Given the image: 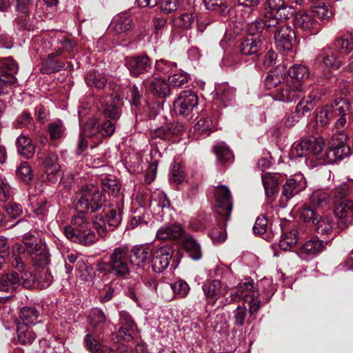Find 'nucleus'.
<instances>
[{"label": "nucleus", "mask_w": 353, "mask_h": 353, "mask_svg": "<svg viewBox=\"0 0 353 353\" xmlns=\"http://www.w3.org/2000/svg\"><path fill=\"white\" fill-rule=\"evenodd\" d=\"M106 200L105 194L98 187L89 184L82 186L77 192L74 205L81 212H95L103 206Z\"/></svg>", "instance_id": "f257e3e1"}, {"label": "nucleus", "mask_w": 353, "mask_h": 353, "mask_svg": "<svg viewBox=\"0 0 353 353\" xmlns=\"http://www.w3.org/2000/svg\"><path fill=\"white\" fill-rule=\"evenodd\" d=\"M130 263L128 246L120 245L112 250L108 263L99 264L97 270L102 272L108 270L114 276L126 279L130 274Z\"/></svg>", "instance_id": "f03ea898"}, {"label": "nucleus", "mask_w": 353, "mask_h": 353, "mask_svg": "<svg viewBox=\"0 0 353 353\" xmlns=\"http://www.w3.org/2000/svg\"><path fill=\"white\" fill-rule=\"evenodd\" d=\"M325 143L322 138L310 137L295 142L292 145L291 154L293 157H304L306 163L316 166L318 161L322 159V152Z\"/></svg>", "instance_id": "7ed1b4c3"}, {"label": "nucleus", "mask_w": 353, "mask_h": 353, "mask_svg": "<svg viewBox=\"0 0 353 353\" xmlns=\"http://www.w3.org/2000/svg\"><path fill=\"white\" fill-rule=\"evenodd\" d=\"M21 285L27 289L34 286V276L31 272L10 271L0 276V291H12Z\"/></svg>", "instance_id": "20e7f679"}, {"label": "nucleus", "mask_w": 353, "mask_h": 353, "mask_svg": "<svg viewBox=\"0 0 353 353\" xmlns=\"http://www.w3.org/2000/svg\"><path fill=\"white\" fill-rule=\"evenodd\" d=\"M18 70V64L13 59H0V94L6 93V88L16 83Z\"/></svg>", "instance_id": "39448f33"}, {"label": "nucleus", "mask_w": 353, "mask_h": 353, "mask_svg": "<svg viewBox=\"0 0 353 353\" xmlns=\"http://www.w3.org/2000/svg\"><path fill=\"white\" fill-rule=\"evenodd\" d=\"M172 255V248L168 244L154 246L151 259L154 272L161 273L167 269Z\"/></svg>", "instance_id": "423d86ee"}, {"label": "nucleus", "mask_w": 353, "mask_h": 353, "mask_svg": "<svg viewBox=\"0 0 353 353\" xmlns=\"http://www.w3.org/2000/svg\"><path fill=\"white\" fill-rule=\"evenodd\" d=\"M214 196L219 214L228 219L232 210V198L229 188L225 185L215 188Z\"/></svg>", "instance_id": "0eeeda50"}, {"label": "nucleus", "mask_w": 353, "mask_h": 353, "mask_svg": "<svg viewBox=\"0 0 353 353\" xmlns=\"http://www.w3.org/2000/svg\"><path fill=\"white\" fill-rule=\"evenodd\" d=\"M198 105L196 94L190 90L181 92L174 102V109L176 114L189 115Z\"/></svg>", "instance_id": "6e6552de"}, {"label": "nucleus", "mask_w": 353, "mask_h": 353, "mask_svg": "<svg viewBox=\"0 0 353 353\" xmlns=\"http://www.w3.org/2000/svg\"><path fill=\"white\" fill-rule=\"evenodd\" d=\"M335 216L339 228L344 230L353 224V201L344 199L336 203Z\"/></svg>", "instance_id": "1a4fd4ad"}, {"label": "nucleus", "mask_w": 353, "mask_h": 353, "mask_svg": "<svg viewBox=\"0 0 353 353\" xmlns=\"http://www.w3.org/2000/svg\"><path fill=\"white\" fill-rule=\"evenodd\" d=\"M135 23L130 12L124 11L117 14L110 24V30L115 35H121L134 29Z\"/></svg>", "instance_id": "9d476101"}, {"label": "nucleus", "mask_w": 353, "mask_h": 353, "mask_svg": "<svg viewBox=\"0 0 353 353\" xmlns=\"http://www.w3.org/2000/svg\"><path fill=\"white\" fill-rule=\"evenodd\" d=\"M303 88L299 82H292L288 79L285 83L274 92V97L276 100L283 102H292L301 97Z\"/></svg>", "instance_id": "9b49d317"}, {"label": "nucleus", "mask_w": 353, "mask_h": 353, "mask_svg": "<svg viewBox=\"0 0 353 353\" xmlns=\"http://www.w3.org/2000/svg\"><path fill=\"white\" fill-rule=\"evenodd\" d=\"M125 64L131 75L138 77L151 69L152 61L148 56L142 54L127 57Z\"/></svg>", "instance_id": "f8f14e48"}, {"label": "nucleus", "mask_w": 353, "mask_h": 353, "mask_svg": "<svg viewBox=\"0 0 353 353\" xmlns=\"http://www.w3.org/2000/svg\"><path fill=\"white\" fill-rule=\"evenodd\" d=\"M275 43L278 49L289 51L295 39V32L289 26L283 25L274 31Z\"/></svg>", "instance_id": "ddd939ff"}, {"label": "nucleus", "mask_w": 353, "mask_h": 353, "mask_svg": "<svg viewBox=\"0 0 353 353\" xmlns=\"http://www.w3.org/2000/svg\"><path fill=\"white\" fill-rule=\"evenodd\" d=\"M315 61L330 70H338L341 68L342 63L337 57L336 52L330 47H325L319 50Z\"/></svg>", "instance_id": "4468645a"}, {"label": "nucleus", "mask_w": 353, "mask_h": 353, "mask_svg": "<svg viewBox=\"0 0 353 353\" xmlns=\"http://www.w3.org/2000/svg\"><path fill=\"white\" fill-rule=\"evenodd\" d=\"M306 188V180L301 174H297L288 179L283 185L282 196L286 201Z\"/></svg>", "instance_id": "2eb2a0df"}, {"label": "nucleus", "mask_w": 353, "mask_h": 353, "mask_svg": "<svg viewBox=\"0 0 353 353\" xmlns=\"http://www.w3.org/2000/svg\"><path fill=\"white\" fill-rule=\"evenodd\" d=\"M264 39L259 35H250L241 41L239 49L242 54L259 57L264 48Z\"/></svg>", "instance_id": "dca6fc26"}, {"label": "nucleus", "mask_w": 353, "mask_h": 353, "mask_svg": "<svg viewBox=\"0 0 353 353\" xmlns=\"http://www.w3.org/2000/svg\"><path fill=\"white\" fill-rule=\"evenodd\" d=\"M203 290L208 302L214 304L219 299L226 294L228 288L221 281L214 279L205 282L203 286Z\"/></svg>", "instance_id": "f3484780"}, {"label": "nucleus", "mask_w": 353, "mask_h": 353, "mask_svg": "<svg viewBox=\"0 0 353 353\" xmlns=\"http://www.w3.org/2000/svg\"><path fill=\"white\" fill-rule=\"evenodd\" d=\"M154 246L150 244L137 245L132 248L131 263L138 266L144 267L152 259Z\"/></svg>", "instance_id": "a211bd4d"}, {"label": "nucleus", "mask_w": 353, "mask_h": 353, "mask_svg": "<svg viewBox=\"0 0 353 353\" xmlns=\"http://www.w3.org/2000/svg\"><path fill=\"white\" fill-rule=\"evenodd\" d=\"M294 23L297 29L305 32L316 33L319 28V24L313 16L303 11L295 14Z\"/></svg>", "instance_id": "6ab92c4d"}, {"label": "nucleus", "mask_w": 353, "mask_h": 353, "mask_svg": "<svg viewBox=\"0 0 353 353\" xmlns=\"http://www.w3.org/2000/svg\"><path fill=\"white\" fill-rule=\"evenodd\" d=\"M119 336L125 341H130L132 339L136 330V324L131 316L125 311L119 312Z\"/></svg>", "instance_id": "aec40b11"}, {"label": "nucleus", "mask_w": 353, "mask_h": 353, "mask_svg": "<svg viewBox=\"0 0 353 353\" xmlns=\"http://www.w3.org/2000/svg\"><path fill=\"white\" fill-rule=\"evenodd\" d=\"M327 242L314 237L305 241L300 248V254L308 259H312L319 254L325 248Z\"/></svg>", "instance_id": "412c9836"}, {"label": "nucleus", "mask_w": 353, "mask_h": 353, "mask_svg": "<svg viewBox=\"0 0 353 353\" xmlns=\"http://www.w3.org/2000/svg\"><path fill=\"white\" fill-rule=\"evenodd\" d=\"M236 90L227 83L216 86L214 90V99L223 106L230 105L235 98Z\"/></svg>", "instance_id": "4be33fe9"}, {"label": "nucleus", "mask_w": 353, "mask_h": 353, "mask_svg": "<svg viewBox=\"0 0 353 353\" xmlns=\"http://www.w3.org/2000/svg\"><path fill=\"white\" fill-rule=\"evenodd\" d=\"M143 84L152 93L159 97H165L170 93L169 85L161 78L146 79L143 81Z\"/></svg>", "instance_id": "5701e85b"}, {"label": "nucleus", "mask_w": 353, "mask_h": 353, "mask_svg": "<svg viewBox=\"0 0 353 353\" xmlns=\"http://www.w3.org/2000/svg\"><path fill=\"white\" fill-rule=\"evenodd\" d=\"M267 5L270 14H274L280 19H288L292 14V8L283 0H267Z\"/></svg>", "instance_id": "b1692460"}, {"label": "nucleus", "mask_w": 353, "mask_h": 353, "mask_svg": "<svg viewBox=\"0 0 353 353\" xmlns=\"http://www.w3.org/2000/svg\"><path fill=\"white\" fill-rule=\"evenodd\" d=\"M350 154V148L347 145H331L326 152V162L334 163Z\"/></svg>", "instance_id": "393cba45"}, {"label": "nucleus", "mask_w": 353, "mask_h": 353, "mask_svg": "<svg viewBox=\"0 0 353 353\" xmlns=\"http://www.w3.org/2000/svg\"><path fill=\"white\" fill-rule=\"evenodd\" d=\"M261 179L267 197H272L278 192L279 176L277 174L265 172L262 174Z\"/></svg>", "instance_id": "a878e982"}, {"label": "nucleus", "mask_w": 353, "mask_h": 353, "mask_svg": "<svg viewBox=\"0 0 353 353\" xmlns=\"http://www.w3.org/2000/svg\"><path fill=\"white\" fill-rule=\"evenodd\" d=\"M121 101L119 97H110L109 100L103 102V112L107 117L117 119L121 114Z\"/></svg>", "instance_id": "bb28decb"}, {"label": "nucleus", "mask_w": 353, "mask_h": 353, "mask_svg": "<svg viewBox=\"0 0 353 353\" xmlns=\"http://www.w3.org/2000/svg\"><path fill=\"white\" fill-rule=\"evenodd\" d=\"M183 229L179 225H171L159 228L157 238L161 240L176 239L181 236Z\"/></svg>", "instance_id": "cd10ccee"}, {"label": "nucleus", "mask_w": 353, "mask_h": 353, "mask_svg": "<svg viewBox=\"0 0 353 353\" xmlns=\"http://www.w3.org/2000/svg\"><path fill=\"white\" fill-rule=\"evenodd\" d=\"M85 82L89 87L101 90L106 85L108 79L104 74L93 70L87 74Z\"/></svg>", "instance_id": "c85d7f7f"}, {"label": "nucleus", "mask_w": 353, "mask_h": 353, "mask_svg": "<svg viewBox=\"0 0 353 353\" xmlns=\"http://www.w3.org/2000/svg\"><path fill=\"white\" fill-rule=\"evenodd\" d=\"M18 152L26 159H30L33 157L35 149L31 140L26 136H20L17 140Z\"/></svg>", "instance_id": "c756f323"}, {"label": "nucleus", "mask_w": 353, "mask_h": 353, "mask_svg": "<svg viewBox=\"0 0 353 353\" xmlns=\"http://www.w3.org/2000/svg\"><path fill=\"white\" fill-rule=\"evenodd\" d=\"M288 79L285 76L279 74L277 71H271L265 80V87L268 90H272V94H274L276 90Z\"/></svg>", "instance_id": "7c9ffc66"}, {"label": "nucleus", "mask_w": 353, "mask_h": 353, "mask_svg": "<svg viewBox=\"0 0 353 353\" xmlns=\"http://www.w3.org/2000/svg\"><path fill=\"white\" fill-rule=\"evenodd\" d=\"M183 245L192 259L199 260L201 258L200 245L192 236L187 235L184 237Z\"/></svg>", "instance_id": "2f4dec72"}, {"label": "nucleus", "mask_w": 353, "mask_h": 353, "mask_svg": "<svg viewBox=\"0 0 353 353\" xmlns=\"http://www.w3.org/2000/svg\"><path fill=\"white\" fill-rule=\"evenodd\" d=\"M316 96L309 94L307 98L302 99L297 104L295 110V114L298 117L307 115L314 109L316 104Z\"/></svg>", "instance_id": "473e14b6"}, {"label": "nucleus", "mask_w": 353, "mask_h": 353, "mask_svg": "<svg viewBox=\"0 0 353 353\" xmlns=\"http://www.w3.org/2000/svg\"><path fill=\"white\" fill-rule=\"evenodd\" d=\"M25 254V248L23 245L15 243L12 248V255L11 265L13 268L19 270L18 272H23L22 270L25 267L23 255Z\"/></svg>", "instance_id": "72a5a7b5"}, {"label": "nucleus", "mask_w": 353, "mask_h": 353, "mask_svg": "<svg viewBox=\"0 0 353 353\" xmlns=\"http://www.w3.org/2000/svg\"><path fill=\"white\" fill-rule=\"evenodd\" d=\"M17 339L21 345H31L36 338L35 334L32 330L26 325H17Z\"/></svg>", "instance_id": "f704fd0d"}, {"label": "nucleus", "mask_w": 353, "mask_h": 353, "mask_svg": "<svg viewBox=\"0 0 353 353\" xmlns=\"http://www.w3.org/2000/svg\"><path fill=\"white\" fill-rule=\"evenodd\" d=\"M39 312L34 307H23L21 308L19 318L23 322L21 325H34L37 323L39 318Z\"/></svg>", "instance_id": "c9c22d12"}, {"label": "nucleus", "mask_w": 353, "mask_h": 353, "mask_svg": "<svg viewBox=\"0 0 353 353\" xmlns=\"http://www.w3.org/2000/svg\"><path fill=\"white\" fill-rule=\"evenodd\" d=\"M30 255L34 259L35 265L41 268H44L50 261V254L45 245H41L35 250V252Z\"/></svg>", "instance_id": "e433bc0d"}, {"label": "nucleus", "mask_w": 353, "mask_h": 353, "mask_svg": "<svg viewBox=\"0 0 353 353\" xmlns=\"http://www.w3.org/2000/svg\"><path fill=\"white\" fill-rule=\"evenodd\" d=\"M298 232L296 230L284 233L279 241V246L283 250H291L298 242Z\"/></svg>", "instance_id": "4c0bfd02"}, {"label": "nucleus", "mask_w": 353, "mask_h": 353, "mask_svg": "<svg viewBox=\"0 0 353 353\" xmlns=\"http://www.w3.org/2000/svg\"><path fill=\"white\" fill-rule=\"evenodd\" d=\"M310 201L313 205L322 208L330 203V195L325 190L318 189L311 194Z\"/></svg>", "instance_id": "58836bf2"}, {"label": "nucleus", "mask_w": 353, "mask_h": 353, "mask_svg": "<svg viewBox=\"0 0 353 353\" xmlns=\"http://www.w3.org/2000/svg\"><path fill=\"white\" fill-rule=\"evenodd\" d=\"M314 230L321 234H325L332 231L334 221L332 217L319 216L314 223Z\"/></svg>", "instance_id": "ea45409f"}, {"label": "nucleus", "mask_w": 353, "mask_h": 353, "mask_svg": "<svg viewBox=\"0 0 353 353\" xmlns=\"http://www.w3.org/2000/svg\"><path fill=\"white\" fill-rule=\"evenodd\" d=\"M312 12L321 20H327L333 16V10L329 4L324 2H319L316 5H313Z\"/></svg>", "instance_id": "a19ab883"}, {"label": "nucleus", "mask_w": 353, "mask_h": 353, "mask_svg": "<svg viewBox=\"0 0 353 353\" xmlns=\"http://www.w3.org/2000/svg\"><path fill=\"white\" fill-rule=\"evenodd\" d=\"M330 106L334 116L345 117L351 110V103L345 99H336Z\"/></svg>", "instance_id": "79ce46f5"}, {"label": "nucleus", "mask_w": 353, "mask_h": 353, "mask_svg": "<svg viewBox=\"0 0 353 353\" xmlns=\"http://www.w3.org/2000/svg\"><path fill=\"white\" fill-rule=\"evenodd\" d=\"M213 128V123L210 117L200 119L194 127V132L200 136L209 135Z\"/></svg>", "instance_id": "37998d69"}, {"label": "nucleus", "mask_w": 353, "mask_h": 353, "mask_svg": "<svg viewBox=\"0 0 353 353\" xmlns=\"http://www.w3.org/2000/svg\"><path fill=\"white\" fill-rule=\"evenodd\" d=\"M334 46L343 52L349 53L353 50V34L351 33L343 34L335 41Z\"/></svg>", "instance_id": "c03bdc74"}, {"label": "nucleus", "mask_w": 353, "mask_h": 353, "mask_svg": "<svg viewBox=\"0 0 353 353\" xmlns=\"http://www.w3.org/2000/svg\"><path fill=\"white\" fill-rule=\"evenodd\" d=\"M247 316V308L245 305H239L234 311H233V320L234 324L237 327L243 326L245 323L247 324H250L251 321L249 318L246 320Z\"/></svg>", "instance_id": "a18cd8bd"}, {"label": "nucleus", "mask_w": 353, "mask_h": 353, "mask_svg": "<svg viewBox=\"0 0 353 353\" xmlns=\"http://www.w3.org/2000/svg\"><path fill=\"white\" fill-rule=\"evenodd\" d=\"M104 214L110 230H113L119 225L121 221L119 206L117 208V210L116 209H108L104 212Z\"/></svg>", "instance_id": "49530a36"}, {"label": "nucleus", "mask_w": 353, "mask_h": 353, "mask_svg": "<svg viewBox=\"0 0 353 353\" xmlns=\"http://www.w3.org/2000/svg\"><path fill=\"white\" fill-rule=\"evenodd\" d=\"M196 19V15L193 12H185L175 18L174 24L183 29H189Z\"/></svg>", "instance_id": "de8ad7c7"}, {"label": "nucleus", "mask_w": 353, "mask_h": 353, "mask_svg": "<svg viewBox=\"0 0 353 353\" xmlns=\"http://www.w3.org/2000/svg\"><path fill=\"white\" fill-rule=\"evenodd\" d=\"M289 76L298 81L307 79L310 72L308 68L301 64H296L290 67L288 70Z\"/></svg>", "instance_id": "09e8293b"}, {"label": "nucleus", "mask_w": 353, "mask_h": 353, "mask_svg": "<svg viewBox=\"0 0 353 353\" xmlns=\"http://www.w3.org/2000/svg\"><path fill=\"white\" fill-rule=\"evenodd\" d=\"M98 238L95 233L88 228L79 230L77 243L83 245H90L95 243Z\"/></svg>", "instance_id": "8fccbe9b"}, {"label": "nucleus", "mask_w": 353, "mask_h": 353, "mask_svg": "<svg viewBox=\"0 0 353 353\" xmlns=\"http://www.w3.org/2000/svg\"><path fill=\"white\" fill-rule=\"evenodd\" d=\"M228 219H225L223 216L222 223L218 227L213 228L210 232V237L214 243H222L225 241L227 238L225 232V222Z\"/></svg>", "instance_id": "3c124183"}, {"label": "nucleus", "mask_w": 353, "mask_h": 353, "mask_svg": "<svg viewBox=\"0 0 353 353\" xmlns=\"http://www.w3.org/2000/svg\"><path fill=\"white\" fill-rule=\"evenodd\" d=\"M204 4L208 10L217 11L223 15L229 12L225 0H204Z\"/></svg>", "instance_id": "603ef678"}, {"label": "nucleus", "mask_w": 353, "mask_h": 353, "mask_svg": "<svg viewBox=\"0 0 353 353\" xmlns=\"http://www.w3.org/2000/svg\"><path fill=\"white\" fill-rule=\"evenodd\" d=\"M214 152L219 159L222 162H230L233 159L232 151L224 143H218L214 146Z\"/></svg>", "instance_id": "864d4df0"}, {"label": "nucleus", "mask_w": 353, "mask_h": 353, "mask_svg": "<svg viewBox=\"0 0 353 353\" xmlns=\"http://www.w3.org/2000/svg\"><path fill=\"white\" fill-rule=\"evenodd\" d=\"M58 156L55 153L49 152L43 162L48 174H54L60 169V165L57 163Z\"/></svg>", "instance_id": "5fc2aeb1"}, {"label": "nucleus", "mask_w": 353, "mask_h": 353, "mask_svg": "<svg viewBox=\"0 0 353 353\" xmlns=\"http://www.w3.org/2000/svg\"><path fill=\"white\" fill-rule=\"evenodd\" d=\"M92 223L94 228L97 230L99 235L105 236L108 230V225L106 221L105 214L102 213L94 216L92 219Z\"/></svg>", "instance_id": "6e6d98bb"}, {"label": "nucleus", "mask_w": 353, "mask_h": 353, "mask_svg": "<svg viewBox=\"0 0 353 353\" xmlns=\"http://www.w3.org/2000/svg\"><path fill=\"white\" fill-rule=\"evenodd\" d=\"M17 176L26 183L30 182L33 177V172L30 165L26 161L22 162L16 170Z\"/></svg>", "instance_id": "4d7b16f0"}, {"label": "nucleus", "mask_w": 353, "mask_h": 353, "mask_svg": "<svg viewBox=\"0 0 353 353\" xmlns=\"http://www.w3.org/2000/svg\"><path fill=\"white\" fill-rule=\"evenodd\" d=\"M170 201L167 196L163 192H157L152 194L151 196V205L163 210L169 208Z\"/></svg>", "instance_id": "13d9d810"}, {"label": "nucleus", "mask_w": 353, "mask_h": 353, "mask_svg": "<svg viewBox=\"0 0 353 353\" xmlns=\"http://www.w3.org/2000/svg\"><path fill=\"white\" fill-rule=\"evenodd\" d=\"M48 131L52 139L56 140L61 138L65 132V128L61 120H57L49 123Z\"/></svg>", "instance_id": "bf43d9fd"}, {"label": "nucleus", "mask_w": 353, "mask_h": 353, "mask_svg": "<svg viewBox=\"0 0 353 353\" xmlns=\"http://www.w3.org/2000/svg\"><path fill=\"white\" fill-rule=\"evenodd\" d=\"M54 54H49L44 62V70L47 73H53L58 72L64 67L63 63L55 61Z\"/></svg>", "instance_id": "052dcab7"}, {"label": "nucleus", "mask_w": 353, "mask_h": 353, "mask_svg": "<svg viewBox=\"0 0 353 353\" xmlns=\"http://www.w3.org/2000/svg\"><path fill=\"white\" fill-rule=\"evenodd\" d=\"M89 320L90 324L96 328L105 323L106 317L102 310L94 308L90 312Z\"/></svg>", "instance_id": "680f3d73"}, {"label": "nucleus", "mask_w": 353, "mask_h": 353, "mask_svg": "<svg viewBox=\"0 0 353 353\" xmlns=\"http://www.w3.org/2000/svg\"><path fill=\"white\" fill-rule=\"evenodd\" d=\"M300 216L305 222L311 221L313 224L319 216L314 210L308 204H304L300 210Z\"/></svg>", "instance_id": "e2e57ef3"}, {"label": "nucleus", "mask_w": 353, "mask_h": 353, "mask_svg": "<svg viewBox=\"0 0 353 353\" xmlns=\"http://www.w3.org/2000/svg\"><path fill=\"white\" fill-rule=\"evenodd\" d=\"M334 117V114L332 110V107L326 106L317 112L316 116V123L320 125H325Z\"/></svg>", "instance_id": "0e129e2a"}, {"label": "nucleus", "mask_w": 353, "mask_h": 353, "mask_svg": "<svg viewBox=\"0 0 353 353\" xmlns=\"http://www.w3.org/2000/svg\"><path fill=\"white\" fill-rule=\"evenodd\" d=\"M156 69L163 74H171L174 72H176V64L165 59H161L157 61L155 65Z\"/></svg>", "instance_id": "69168bd1"}, {"label": "nucleus", "mask_w": 353, "mask_h": 353, "mask_svg": "<svg viewBox=\"0 0 353 353\" xmlns=\"http://www.w3.org/2000/svg\"><path fill=\"white\" fill-rule=\"evenodd\" d=\"M36 238L29 232H26L23 238V242L25 245V251L26 250L29 254L35 252V250L41 245L37 243Z\"/></svg>", "instance_id": "338daca9"}, {"label": "nucleus", "mask_w": 353, "mask_h": 353, "mask_svg": "<svg viewBox=\"0 0 353 353\" xmlns=\"http://www.w3.org/2000/svg\"><path fill=\"white\" fill-rule=\"evenodd\" d=\"M174 293L179 297H185L190 290L188 284L182 280H179L170 285Z\"/></svg>", "instance_id": "774afa93"}]
</instances>
